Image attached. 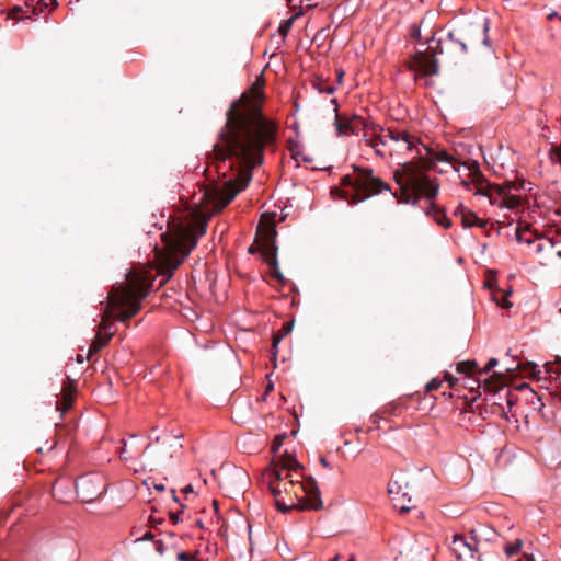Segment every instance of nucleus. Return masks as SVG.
Instances as JSON below:
<instances>
[{
  "instance_id": "nucleus-1",
  "label": "nucleus",
  "mask_w": 561,
  "mask_h": 561,
  "mask_svg": "<svg viewBox=\"0 0 561 561\" xmlns=\"http://www.w3.org/2000/svg\"><path fill=\"white\" fill-rule=\"evenodd\" d=\"M263 87L254 83L234 101L227 112V122L219 140L214 145L213 167L221 186L204 188L198 201L197 218L174 224L173 236L167 240L168 254L164 264L171 271L178 268L198 239L206 233L207 221L213 214L224 209L252 179V171L263 162L264 148L275 140L276 125L262 114Z\"/></svg>"
},
{
  "instance_id": "nucleus-2",
  "label": "nucleus",
  "mask_w": 561,
  "mask_h": 561,
  "mask_svg": "<svg viewBox=\"0 0 561 561\" xmlns=\"http://www.w3.org/2000/svg\"><path fill=\"white\" fill-rule=\"evenodd\" d=\"M363 142L382 159L411 154V158H417L421 161V164L415 162L413 164L421 168L425 173L430 169L439 173L447 172V168L457 170V159L446 150L434 151L422 144L417 136L398 126L365 125ZM405 163H412V161H405ZM399 165L394 173L401 169L402 163H399Z\"/></svg>"
},
{
  "instance_id": "nucleus-3",
  "label": "nucleus",
  "mask_w": 561,
  "mask_h": 561,
  "mask_svg": "<svg viewBox=\"0 0 561 561\" xmlns=\"http://www.w3.org/2000/svg\"><path fill=\"white\" fill-rule=\"evenodd\" d=\"M302 478V467L287 453L266 469L264 480L274 495L278 511L285 513L294 508L305 511L322 507L316 481L312 478Z\"/></svg>"
},
{
  "instance_id": "nucleus-4",
  "label": "nucleus",
  "mask_w": 561,
  "mask_h": 561,
  "mask_svg": "<svg viewBox=\"0 0 561 561\" xmlns=\"http://www.w3.org/2000/svg\"><path fill=\"white\" fill-rule=\"evenodd\" d=\"M148 295L145 280L136 273H129L127 284L112 288L107 296V302L99 323L95 339L90 345L88 356L91 357L103 348L115 334L113 318L125 322L134 317L141 308V300Z\"/></svg>"
},
{
  "instance_id": "nucleus-5",
  "label": "nucleus",
  "mask_w": 561,
  "mask_h": 561,
  "mask_svg": "<svg viewBox=\"0 0 561 561\" xmlns=\"http://www.w3.org/2000/svg\"><path fill=\"white\" fill-rule=\"evenodd\" d=\"M529 184L525 181L519 183L505 181L502 184H488L484 190L476 192V194L484 195L491 205L504 211L501 215L503 224L512 225L515 221L518 222L515 229L516 239L518 243L525 247H528L535 238L541 236L528 227H523L520 224V214L524 211L525 204V192L528 190L526 186Z\"/></svg>"
},
{
  "instance_id": "nucleus-6",
  "label": "nucleus",
  "mask_w": 561,
  "mask_h": 561,
  "mask_svg": "<svg viewBox=\"0 0 561 561\" xmlns=\"http://www.w3.org/2000/svg\"><path fill=\"white\" fill-rule=\"evenodd\" d=\"M393 178L400 186V202L415 205L424 197L430 202L426 214L445 229L451 227V220L433 203V198L437 196L439 190L435 180H431L421 168L413 163L402 164L401 169L393 173Z\"/></svg>"
},
{
  "instance_id": "nucleus-7",
  "label": "nucleus",
  "mask_w": 561,
  "mask_h": 561,
  "mask_svg": "<svg viewBox=\"0 0 561 561\" xmlns=\"http://www.w3.org/2000/svg\"><path fill=\"white\" fill-rule=\"evenodd\" d=\"M456 33L457 27L447 32L445 37L436 38V34L433 33L424 43H420L415 61L424 75L433 76L438 73V62L436 59L438 55L445 53L449 55H463L467 53L465 42L459 39Z\"/></svg>"
},
{
  "instance_id": "nucleus-8",
  "label": "nucleus",
  "mask_w": 561,
  "mask_h": 561,
  "mask_svg": "<svg viewBox=\"0 0 561 561\" xmlns=\"http://www.w3.org/2000/svg\"><path fill=\"white\" fill-rule=\"evenodd\" d=\"M344 198L350 204H357L373 195L390 191L388 183L374 174L368 168H354L352 174L342 178Z\"/></svg>"
},
{
  "instance_id": "nucleus-9",
  "label": "nucleus",
  "mask_w": 561,
  "mask_h": 561,
  "mask_svg": "<svg viewBox=\"0 0 561 561\" xmlns=\"http://www.w3.org/2000/svg\"><path fill=\"white\" fill-rule=\"evenodd\" d=\"M276 234L274 217L263 215L257 225L255 243L264 261L273 267L277 266Z\"/></svg>"
},
{
  "instance_id": "nucleus-10",
  "label": "nucleus",
  "mask_w": 561,
  "mask_h": 561,
  "mask_svg": "<svg viewBox=\"0 0 561 561\" xmlns=\"http://www.w3.org/2000/svg\"><path fill=\"white\" fill-rule=\"evenodd\" d=\"M122 444L119 458L130 463L135 470H137V467L145 469L156 462L157 458L149 455L153 448L152 443L142 445L138 435H130L128 439H123Z\"/></svg>"
},
{
  "instance_id": "nucleus-11",
  "label": "nucleus",
  "mask_w": 561,
  "mask_h": 561,
  "mask_svg": "<svg viewBox=\"0 0 561 561\" xmlns=\"http://www.w3.org/2000/svg\"><path fill=\"white\" fill-rule=\"evenodd\" d=\"M488 33L489 19L483 18L482 20L458 25L456 35L465 42L466 49L468 50L480 45L490 47Z\"/></svg>"
},
{
  "instance_id": "nucleus-12",
  "label": "nucleus",
  "mask_w": 561,
  "mask_h": 561,
  "mask_svg": "<svg viewBox=\"0 0 561 561\" xmlns=\"http://www.w3.org/2000/svg\"><path fill=\"white\" fill-rule=\"evenodd\" d=\"M451 553L458 561H481L478 553V541L474 537H465L463 535H454L449 543Z\"/></svg>"
},
{
  "instance_id": "nucleus-13",
  "label": "nucleus",
  "mask_w": 561,
  "mask_h": 561,
  "mask_svg": "<svg viewBox=\"0 0 561 561\" xmlns=\"http://www.w3.org/2000/svg\"><path fill=\"white\" fill-rule=\"evenodd\" d=\"M105 490L103 479L95 474H85L76 481V491L80 500L91 503L96 500Z\"/></svg>"
},
{
  "instance_id": "nucleus-14",
  "label": "nucleus",
  "mask_w": 561,
  "mask_h": 561,
  "mask_svg": "<svg viewBox=\"0 0 561 561\" xmlns=\"http://www.w3.org/2000/svg\"><path fill=\"white\" fill-rule=\"evenodd\" d=\"M331 104H333L334 111V125L339 136H346L350 133H354L356 128L362 126L364 128L365 125H370L371 123H366L362 117L354 115L352 118H347L345 116L340 115L337 100L332 99Z\"/></svg>"
},
{
  "instance_id": "nucleus-15",
  "label": "nucleus",
  "mask_w": 561,
  "mask_h": 561,
  "mask_svg": "<svg viewBox=\"0 0 561 561\" xmlns=\"http://www.w3.org/2000/svg\"><path fill=\"white\" fill-rule=\"evenodd\" d=\"M456 370L459 374L467 375L465 382L470 389H474V386H477V388H480L481 382L486 383V377H479V370L477 368V363L474 360H466L458 363Z\"/></svg>"
},
{
  "instance_id": "nucleus-16",
  "label": "nucleus",
  "mask_w": 561,
  "mask_h": 561,
  "mask_svg": "<svg viewBox=\"0 0 561 561\" xmlns=\"http://www.w3.org/2000/svg\"><path fill=\"white\" fill-rule=\"evenodd\" d=\"M551 250L552 245L550 238L542 234L539 238H535L525 249L528 255L537 256L542 264H547L549 262V251Z\"/></svg>"
},
{
  "instance_id": "nucleus-17",
  "label": "nucleus",
  "mask_w": 561,
  "mask_h": 561,
  "mask_svg": "<svg viewBox=\"0 0 561 561\" xmlns=\"http://www.w3.org/2000/svg\"><path fill=\"white\" fill-rule=\"evenodd\" d=\"M461 220L462 225L466 228H471L474 226H479L481 228H484L486 226V222L479 218L474 213L461 210Z\"/></svg>"
},
{
  "instance_id": "nucleus-18",
  "label": "nucleus",
  "mask_w": 561,
  "mask_h": 561,
  "mask_svg": "<svg viewBox=\"0 0 561 561\" xmlns=\"http://www.w3.org/2000/svg\"><path fill=\"white\" fill-rule=\"evenodd\" d=\"M523 388H526L527 390H529V397L527 398V401L533 405V408L535 410H538L540 411L542 408H543V403H542V397L539 396L537 392H535L534 390H531L528 386L526 385H523L522 386V389Z\"/></svg>"
},
{
  "instance_id": "nucleus-19",
  "label": "nucleus",
  "mask_w": 561,
  "mask_h": 561,
  "mask_svg": "<svg viewBox=\"0 0 561 561\" xmlns=\"http://www.w3.org/2000/svg\"><path fill=\"white\" fill-rule=\"evenodd\" d=\"M313 88L319 92V93H327V94H332L334 93L336 87L333 85V84H329L327 83L325 81L321 80V79H317L314 82H313Z\"/></svg>"
},
{
  "instance_id": "nucleus-20",
  "label": "nucleus",
  "mask_w": 561,
  "mask_h": 561,
  "mask_svg": "<svg viewBox=\"0 0 561 561\" xmlns=\"http://www.w3.org/2000/svg\"><path fill=\"white\" fill-rule=\"evenodd\" d=\"M297 16L298 15L295 14V15H293V16L284 20V21H282V23L279 24V27H278V33L282 36L285 37L289 33V31H290V28L293 26V23H294V21L296 20Z\"/></svg>"
},
{
  "instance_id": "nucleus-21",
  "label": "nucleus",
  "mask_w": 561,
  "mask_h": 561,
  "mask_svg": "<svg viewBox=\"0 0 561 561\" xmlns=\"http://www.w3.org/2000/svg\"><path fill=\"white\" fill-rule=\"evenodd\" d=\"M522 546H523V541L516 540L513 543L505 545L504 552L507 557L516 556L520 551Z\"/></svg>"
},
{
  "instance_id": "nucleus-22",
  "label": "nucleus",
  "mask_w": 561,
  "mask_h": 561,
  "mask_svg": "<svg viewBox=\"0 0 561 561\" xmlns=\"http://www.w3.org/2000/svg\"><path fill=\"white\" fill-rule=\"evenodd\" d=\"M175 561H201L197 551H181L176 554Z\"/></svg>"
},
{
  "instance_id": "nucleus-23",
  "label": "nucleus",
  "mask_w": 561,
  "mask_h": 561,
  "mask_svg": "<svg viewBox=\"0 0 561 561\" xmlns=\"http://www.w3.org/2000/svg\"><path fill=\"white\" fill-rule=\"evenodd\" d=\"M388 493H389L390 495H393L394 497H396L397 495H400V494H401L402 496H405V495H407V493H405V492H403V490H402V485H401V483H400L399 481H390V482L388 483Z\"/></svg>"
},
{
  "instance_id": "nucleus-24",
  "label": "nucleus",
  "mask_w": 561,
  "mask_h": 561,
  "mask_svg": "<svg viewBox=\"0 0 561 561\" xmlns=\"http://www.w3.org/2000/svg\"><path fill=\"white\" fill-rule=\"evenodd\" d=\"M497 364H499V360L496 358L489 359V362L482 369H478L479 377H485L491 371L492 368L497 366Z\"/></svg>"
},
{
  "instance_id": "nucleus-25",
  "label": "nucleus",
  "mask_w": 561,
  "mask_h": 561,
  "mask_svg": "<svg viewBox=\"0 0 561 561\" xmlns=\"http://www.w3.org/2000/svg\"><path fill=\"white\" fill-rule=\"evenodd\" d=\"M426 18H427V15L422 20L420 25L413 24L411 26V30H410V36L411 37L416 38V39L421 38V28H422V25L424 24Z\"/></svg>"
},
{
  "instance_id": "nucleus-26",
  "label": "nucleus",
  "mask_w": 561,
  "mask_h": 561,
  "mask_svg": "<svg viewBox=\"0 0 561 561\" xmlns=\"http://www.w3.org/2000/svg\"><path fill=\"white\" fill-rule=\"evenodd\" d=\"M552 250L549 251V262L553 259V254L558 252V250H561V239H553L550 238Z\"/></svg>"
},
{
  "instance_id": "nucleus-27",
  "label": "nucleus",
  "mask_w": 561,
  "mask_h": 561,
  "mask_svg": "<svg viewBox=\"0 0 561 561\" xmlns=\"http://www.w3.org/2000/svg\"><path fill=\"white\" fill-rule=\"evenodd\" d=\"M443 383V380L438 378H433L430 382L426 385V391H433L437 390Z\"/></svg>"
},
{
  "instance_id": "nucleus-28",
  "label": "nucleus",
  "mask_w": 561,
  "mask_h": 561,
  "mask_svg": "<svg viewBox=\"0 0 561 561\" xmlns=\"http://www.w3.org/2000/svg\"><path fill=\"white\" fill-rule=\"evenodd\" d=\"M145 484L147 485L148 490H150L151 488H153L157 491H164L165 490V486H164L163 483H156L154 481L146 480Z\"/></svg>"
},
{
  "instance_id": "nucleus-29",
  "label": "nucleus",
  "mask_w": 561,
  "mask_h": 561,
  "mask_svg": "<svg viewBox=\"0 0 561 561\" xmlns=\"http://www.w3.org/2000/svg\"><path fill=\"white\" fill-rule=\"evenodd\" d=\"M71 402H72V394H71V392H66L64 394V410H62V412H65L66 410H68L71 407Z\"/></svg>"
},
{
  "instance_id": "nucleus-30",
  "label": "nucleus",
  "mask_w": 561,
  "mask_h": 561,
  "mask_svg": "<svg viewBox=\"0 0 561 561\" xmlns=\"http://www.w3.org/2000/svg\"><path fill=\"white\" fill-rule=\"evenodd\" d=\"M154 538V535L149 530V531H146L141 537H138L134 540V542H140V541H149V540H153Z\"/></svg>"
},
{
  "instance_id": "nucleus-31",
  "label": "nucleus",
  "mask_w": 561,
  "mask_h": 561,
  "mask_svg": "<svg viewBox=\"0 0 561 561\" xmlns=\"http://www.w3.org/2000/svg\"><path fill=\"white\" fill-rule=\"evenodd\" d=\"M153 543H154V550L159 553V554H163L164 551H165V546L164 543L161 541V540H153Z\"/></svg>"
},
{
  "instance_id": "nucleus-32",
  "label": "nucleus",
  "mask_w": 561,
  "mask_h": 561,
  "mask_svg": "<svg viewBox=\"0 0 561 561\" xmlns=\"http://www.w3.org/2000/svg\"><path fill=\"white\" fill-rule=\"evenodd\" d=\"M445 381H447L450 387H454L455 383L457 382V378L453 377L450 374L446 373L445 374Z\"/></svg>"
},
{
  "instance_id": "nucleus-33",
  "label": "nucleus",
  "mask_w": 561,
  "mask_h": 561,
  "mask_svg": "<svg viewBox=\"0 0 561 561\" xmlns=\"http://www.w3.org/2000/svg\"><path fill=\"white\" fill-rule=\"evenodd\" d=\"M502 308H510L512 307V302L507 299V297H502L501 301H499Z\"/></svg>"
},
{
  "instance_id": "nucleus-34",
  "label": "nucleus",
  "mask_w": 561,
  "mask_h": 561,
  "mask_svg": "<svg viewBox=\"0 0 561 561\" xmlns=\"http://www.w3.org/2000/svg\"><path fill=\"white\" fill-rule=\"evenodd\" d=\"M550 371H551V373H556V374L558 375V376L556 377V379H558V380L560 381V383H561V360H560L559 366H558V367H556V368H554V367H552V368L550 369Z\"/></svg>"
},
{
  "instance_id": "nucleus-35",
  "label": "nucleus",
  "mask_w": 561,
  "mask_h": 561,
  "mask_svg": "<svg viewBox=\"0 0 561 561\" xmlns=\"http://www.w3.org/2000/svg\"><path fill=\"white\" fill-rule=\"evenodd\" d=\"M170 519L173 522V524H178L180 522V514L179 513H169Z\"/></svg>"
},
{
  "instance_id": "nucleus-36",
  "label": "nucleus",
  "mask_w": 561,
  "mask_h": 561,
  "mask_svg": "<svg viewBox=\"0 0 561 561\" xmlns=\"http://www.w3.org/2000/svg\"><path fill=\"white\" fill-rule=\"evenodd\" d=\"M291 329H293V322L285 323L283 327V330H284L283 335L288 334L291 331Z\"/></svg>"
},
{
  "instance_id": "nucleus-37",
  "label": "nucleus",
  "mask_w": 561,
  "mask_h": 561,
  "mask_svg": "<svg viewBox=\"0 0 561 561\" xmlns=\"http://www.w3.org/2000/svg\"><path fill=\"white\" fill-rule=\"evenodd\" d=\"M20 11H22V9H21V8H19V7L14 8V10H13V11H12V13H11V18H12V19L22 20V19H23V16H15V14H16V13H19Z\"/></svg>"
},
{
  "instance_id": "nucleus-38",
  "label": "nucleus",
  "mask_w": 561,
  "mask_h": 561,
  "mask_svg": "<svg viewBox=\"0 0 561 561\" xmlns=\"http://www.w3.org/2000/svg\"><path fill=\"white\" fill-rule=\"evenodd\" d=\"M517 561H536L533 556L523 554Z\"/></svg>"
},
{
  "instance_id": "nucleus-39",
  "label": "nucleus",
  "mask_w": 561,
  "mask_h": 561,
  "mask_svg": "<svg viewBox=\"0 0 561 561\" xmlns=\"http://www.w3.org/2000/svg\"><path fill=\"white\" fill-rule=\"evenodd\" d=\"M554 18H556V19H559V20L561 21V15H560V14H558L557 12H554V11H553V12H551V13L548 15V19H549V20H552V19H554Z\"/></svg>"
},
{
  "instance_id": "nucleus-40",
  "label": "nucleus",
  "mask_w": 561,
  "mask_h": 561,
  "mask_svg": "<svg viewBox=\"0 0 561 561\" xmlns=\"http://www.w3.org/2000/svg\"><path fill=\"white\" fill-rule=\"evenodd\" d=\"M320 462H321V465H322L324 468H330V465H329V462L327 461V459H325V458H321V459H320Z\"/></svg>"
},
{
  "instance_id": "nucleus-41",
  "label": "nucleus",
  "mask_w": 561,
  "mask_h": 561,
  "mask_svg": "<svg viewBox=\"0 0 561 561\" xmlns=\"http://www.w3.org/2000/svg\"><path fill=\"white\" fill-rule=\"evenodd\" d=\"M343 75H344V72H343L342 70H340V71L337 72V82H339V83L342 81Z\"/></svg>"
},
{
  "instance_id": "nucleus-42",
  "label": "nucleus",
  "mask_w": 561,
  "mask_h": 561,
  "mask_svg": "<svg viewBox=\"0 0 561 561\" xmlns=\"http://www.w3.org/2000/svg\"><path fill=\"white\" fill-rule=\"evenodd\" d=\"M30 12H31V7H30L28 3H26V11H25L26 15H25V18L30 19V14H28Z\"/></svg>"
},
{
  "instance_id": "nucleus-43",
  "label": "nucleus",
  "mask_w": 561,
  "mask_h": 561,
  "mask_svg": "<svg viewBox=\"0 0 561 561\" xmlns=\"http://www.w3.org/2000/svg\"><path fill=\"white\" fill-rule=\"evenodd\" d=\"M410 510H411V507H409V506H407V505H402V506L400 507V511H401V512H409Z\"/></svg>"
},
{
  "instance_id": "nucleus-44",
  "label": "nucleus",
  "mask_w": 561,
  "mask_h": 561,
  "mask_svg": "<svg viewBox=\"0 0 561 561\" xmlns=\"http://www.w3.org/2000/svg\"><path fill=\"white\" fill-rule=\"evenodd\" d=\"M278 342H279V339L278 337H274L273 347H277Z\"/></svg>"
},
{
  "instance_id": "nucleus-45",
  "label": "nucleus",
  "mask_w": 561,
  "mask_h": 561,
  "mask_svg": "<svg viewBox=\"0 0 561 561\" xmlns=\"http://www.w3.org/2000/svg\"><path fill=\"white\" fill-rule=\"evenodd\" d=\"M470 171L478 172V167L476 163H473L472 169L469 168Z\"/></svg>"
},
{
  "instance_id": "nucleus-46",
  "label": "nucleus",
  "mask_w": 561,
  "mask_h": 561,
  "mask_svg": "<svg viewBox=\"0 0 561 561\" xmlns=\"http://www.w3.org/2000/svg\"><path fill=\"white\" fill-rule=\"evenodd\" d=\"M554 256L561 260V250H558V252L553 254V257Z\"/></svg>"
},
{
  "instance_id": "nucleus-47",
  "label": "nucleus",
  "mask_w": 561,
  "mask_h": 561,
  "mask_svg": "<svg viewBox=\"0 0 561 561\" xmlns=\"http://www.w3.org/2000/svg\"><path fill=\"white\" fill-rule=\"evenodd\" d=\"M272 275H273V277H275V278H278V279H280V278H282V276H280L278 273H276V272H274Z\"/></svg>"
},
{
  "instance_id": "nucleus-48",
  "label": "nucleus",
  "mask_w": 561,
  "mask_h": 561,
  "mask_svg": "<svg viewBox=\"0 0 561 561\" xmlns=\"http://www.w3.org/2000/svg\"><path fill=\"white\" fill-rule=\"evenodd\" d=\"M171 493H172V497H173V500H174V501H178V497L175 496V491H174V490H172V491H171Z\"/></svg>"
},
{
  "instance_id": "nucleus-49",
  "label": "nucleus",
  "mask_w": 561,
  "mask_h": 561,
  "mask_svg": "<svg viewBox=\"0 0 561 561\" xmlns=\"http://www.w3.org/2000/svg\"><path fill=\"white\" fill-rule=\"evenodd\" d=\"M185 491H186V492H192V486H191V485H187V486L185 488Z\"/></svg>"
},
{
  "instance_id": "nucleus-50",
  "label": "nucleus",
  "mask_w": 561,
  "mask_h": 561,
  "mask_svg": "<svg viewBox=\"0 0 561 561\" xmlns=\"http://www.w3.org/2000/svg\"><path fill=\"white\" fill-rule=\"evenodd\" d=\"M339 560V554H336L332 560L330 561H337Z\"/></svg>"
},
{
  "instance_id": "nucleus-51",
  "label": "nucleus",
  "mask_w": 561,
  "mask_h": 561,
  "mask_svg": "<svg viewBox=\"0 0 561 561\" xmlns=\"http://www.w3.org/2000/svg\"><path fill=\"white\" fill-rule=\"evenodd\" d=\"M348 561H355V557H354V556H351V557L348 558Z\"/></svg>"
},
{
  "instance_id": "nucleus-52",
  "label": "nucleus",
  "mask_w": 561,
  "mask_h": 561,
  "mask_svg": "<svg viewBox=\"0 0 561 561\" xmlns=\"http://www.w3.org/2000/svg\"><path fill=\"white\" fill-rule=\"evenodd\" d=\"M250 252H253L254 251V245H251L250 249H249Z\"/></svg>"
},
{
  "instance_id": "nucleus-53",
  "label": "nucleus",
  "mask_w": 561,
  "mask_h": 561,
  "mask_svg": "<svg viewBox=\"0 0 561 561\" xmlns=\"http://www.w3.org/2000/svg\"><path fill=\"white\" fill-rule=\"evenodd\" d=\"M272 388H273V386H272V385L267 386L266 391L271 390Z\"/></svg>"
},
{
  "instance_id": "nucleus-54",
  "label": "nucleus",
  "mask_w": 561,
  "mask_h": 561,
  "mask_svg": "<svg viewBox=\"0 0 561 561\" xmlns=\"http://www.w3.org/2000/svg\"><path fill=\"white\" fill-rule=\"evenodd\" d=\"M160 443V437H157L156 438V444H159Z\"/></svg>"
},
{
  "instance_id": "nucleus-55",
  "label": "nucleus",
  "mask_w": 561,
  "mask_h": 561,
  "mask_svg": "<svg viewBox=\"0 0 561 561\" xmlns=\"http://www.w3.org/2000/svg\"><path fill=\"white\" fill-rule=\"evenodd\" d=\"M150 522H151V523H154V522H156V520L153 519V517H152V516H150Z\"/></svg>"
}]
</instances>
